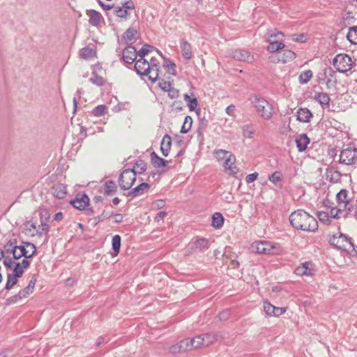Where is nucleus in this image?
<instances>
[{
	"instance_id": "obj_1",
	"label": "nucleus",
	"mask_w": 357,
	"mask_h": 357,
	"mask_svg": "<svg viewBox=\"0 0 357 357\" xmlns=\"http://www.w3.org/2000/svg\"><path fill=\"white\" fill-rule=\"evenodd\" d=\"M289 219L291 226L296 229L314 232L318 229L317 220L303 210L292 212Z\"/></svg>"
},
{
	"instance_id": "obj_2",
	"label": "nucleus",
	"mask_w": 357,
	"mask_h": 357,
	"mask_svg": "<svg viewBox=\"0 0 357 357\" xmlns=\"http://www.w3.org/2000/svg\"><path fill=\"white\" fill-rule=\"evenodd\" d=\"M3 265L6 268L14 267L13 273L7 274V282L5 289L9 290L17 284V279L23 275L24 270L30 266V261L24 259L22 262H16L10 257H7L4 258Z\"/></svg>"
},
{
	"instance_id": "obj_3",
	"label": "nucleus",
	"mask_w": 357,
	"mask_h": 357,
	"mask_svg": "<svg viewBox=\"0 0 357 357\" xmlns=\"http://www.w3.org/2000/svg\"><path fill=\"white\" fill-rule=\"evenodd\" d=\"M34 215L31 222L27 223V229L30 231L33 229L40 236L47 234L50 229L47 223L50 218L49 211L45 208H40Z\"/></svg>"
},
{
	"instance_id": "obj_4",
	"label": "nucleus",
	"mask_w": 357,
	"mask_h": 357,
	"mask_svg": "<svg viewBox=\"0 0 357 357\" xmlns=\"http://www.w3.org/2000/svg\"><path fill=\"white\" fill-rule=\"evenodd\" d=\"M248 100L259 117L266 121L272 119L274 115V108L266 99L252 93L249 96Z\"/></svg>"
},
{
	"instance_id": "obj_5",
	"label": "nucleus",
	"mask_w": 357,
	"mask_h": 357,
	"mask_svg": "<svg viewBox=\"0 0 357 357\" xmlns=\"http://www.w3.org/2000/svg\"><path fill=\"white\" fill-rule=\"evenodd\" d=\"M252 251L264 255H279L282 252L281 246L276 243L261 241L251 245Z\"/></svg>"
},
{
	"instance_id": "obj_6",
	"label": "nucleus",
	"mask_w": 357,
	"mask_h": 357,
	"mask_svg": "<svg viewBox=\"0 0 357 357\" xmlns=\"http://www.w3.org/2000/svg\"><path fill=\"white\" fill-rule=\"evenodd\" d=\"M329 242L340 250L347 252L350 255H357L354 243L344 234H339L330 238Z\"/></svg>"
},
{
	"instance_id": "obj_7",
	"label": "nucleus",
	"mask_w": 357,
	"mask_h": 357,
	"mask_svg": "<svg viewBox=\"0 0 357 357\" xmlns=\"http://www.w3.org/2000/svg\"><path fill=\"white\" fill-rule=\"evenodd\" d=\"M26 247L31 249V254H29V250H26L24 245H17L13 250H12L11 254H13V261L20 259L24 257V259L29 260L31 258L36 252V248L34 244L31 243H26Z\"/></svg>"
},
{
	"instance_id": "obj_8",
	"label": "nucleus",
	"mask_w": 357,
	"mask_h": 357,
	"mask_svg": "<svg viewBox=\"0 0 357 357\" xmlns=\"http://www.w3.org/2000/svg\"><path fill=\"white\" fill-rule=\"evenodd\" d=\"M137 171L127 169L122 172L119 176V186L122 190H128L136 181Z\"/></svg>"
},
{
	"instance_id": "obj_9",
	"label": "nucleus",
	"mask_w": 357,
	"mask_h": 357,
	"mask_svg": "<svg viewBox=\"0 0 357 357\" xmlns=\"http://www.w3.org/2000/svg\"><path fill=\"white\" fill-rule=\"evenodd\" d=\"M334 67L340 73H347L352 68L351 58L347 54H338L333 61Z\"/></svg>"
},
{
	"instance_id": "obj_10",
	"label": "nucleus",
	"mask_w": 357,
	"mask_h": 357,
	"mask_svg": "<svg viewBox=\"0 0 357 357\" xmlns=\"http://www.w3.org/2000/svg\"><path fill=\"white\" fill-rule=\"evenodd\" d=\"M340 162L346 165H357V149L348 147L343 149L340 155Z\"/></svg>"
},
{
	"instance_id": "obj_11",
	"label": "nucleus",
	"mask_w": 357,
	"mask_h": 357,
	"mask_svg": "<svg viewBox=\"0 0 357 357\" xmlns=\"http://www.w3.org/2000/svg\"><path fill=\"white\" fill-rule=\"evenodd\" d=\"M232 58L239 61L252 63L255 61L254 56L248 51L242 49H236L231 52Z\"/></svg>"
},
{
	"instance_id": "obj_12",
	"label": "nucleus",
	"mask_w": 357,
	"mask_h": 357,
	"mask_svg": "<svg viewBox=\"0 0 357 357\" xmlns=\"http://www.w3.org/2000/svg\"><path fill=\"white\" fill-rule=\"evenodd\" d=\"M70 204L77 209L84 210L89 204V198L86 194H78Z\"/></svg>"
},
{
	"instance_id": "obj_13",
	"label": "nucleus",
	"mask_w": 357,
	"mask_h": 357,
	"mask_svg": "<svg viewBox=\"0 0 357 357\" xmlns=\"http://www.w3.org/2000/svg\"><path fill=\"white\" fill-rule=\"evenodd\" d=\"M348 191L347 190H341L336 195L337 201L340 207H342L347 211H351V206L347 198Z\"/></svg>"
},
{
	"instance_id": "obj_14",
	"label": "nucleus",
	"mask_w": 357,
	"mask_h": 357,
	"mask_svg": "<svg viewBox=\"0 0 357 357\" xmlns=\"http://www.w3.org/2000/svg\"><path fill=\"white\" fill-rule=\"evenodd\" d=\"M137 56V50L135 47L129 45L123 51V59L127 63H133Z\"/></svg>"
},
{
	"instance_id": "obj_15",
	"label": "nucleus",
	"mask_w": 357,
	"mask_h": 357,
	"mask_svg": "<svg viewBox=\"0 0 357 357\" xmlns=\"http://www.w3.org/2000/svg\"><path fill=\"white\" fill-rule=\"evenodd\" d=\"M185 340L188 342V351H192L201 347H205L202 334L196 335L192 338H186Z\"/></svg>"
},
{
	"instance_id": "obj_16",
	"label": "nucleus",
	"mask_w": 357,
	"mask_h": 357,
	"mask_svg": "<svg viewBox=\"0 0 357 357\" xmlns=\"http://www.w3.org/2000/svg\"><path fill=\"white\" fill-rule=\"evenodd\" d=\"M167 350L168 353L171 354H176L188 351V342L185 340V339H183L176 344L168 347Z\"/></svg>"
},
{
	"instance_id": "obj_17",
	"label": "nucleus",
	"mask_w": 357,
	"mask_h": 357,
	"mask_svg": "<svg viewBox=\"0 0 357 357\" xmlns=\"http://www.w3.org/2000/svg\"><path fill=\"white\" fill-rule=\"evenodd\" d=\"M150 64L146 59L139 58L135 61V70L138 75H144L150 70Z\"/></svg>"
},
{
	"instance_id": "obj_18",
	"label": "nucleus",
	"mask_w": 357,
	"mask_h": 357,
	"mask_svg": "<svg viewBox=\"0 0 357 357\" xmlns=\"http://www.w3.org/2000/svg\"><path fill=\"white\" fill-rule=\"evenodd\" d=\"M314 99L317 100L323 109L328 108L330 106V97L327 93L316 92L314 95Z\"/></svg>"
},
{
	"instance_id": "obj_19",
	"label": "nucleus",
	"mask_w": 357,
	"mask_h": 357,
	"mask_svg": "<svg viewBox=\"0 0 357 357\" xmlns=\"http://www.w3.org/2000/svg\"><path fill=\"white\" fill-rule=\"evenodd\" d=\"M296 117L301 122L308 123L312 117V113L307 108L301 107L296 112Z\"/></svg>"
},
{
	"instance_id": "obj_20",
	"label": "nucleus",
	"mask_w": 357,
	"mask_h": 357,
	"mask_svg": "<svg viewBox=\"0 0 357 357\" xmlns=\"http://www.w3.org/2000/svg\"><path fill=\"white\" fill-rule=\"evenodd\" d=\"M313 272V269L312 268V263L310 261H306L305 263L301 264V266L297 267L295 270V273L297 275H312Z\"/></svg>"
},
{
	"instance_id": "obj_21",
	"label": "nucleus",
	"mask_w": 357,
	"mask_h": 357,
	"mask_svg": "<svg viewBox=\"0 0 357 357\" xmlns=\"http://www.w3.org/2000/svg\"><path fill=\"white\" fill-rule=\"evenodd\" d=\"M180 48L183 57L185 60H190L192 56V46L187 40L182 39L180 43Z\"/></svg>"
},
{
	"instance_id": "obj_22",
	"label": "nucleus",
	"mask_w": 357,
	"mask_h": 357,
	"mask_svg": "<svg viewBox=\"0 0 357 357\" xmlns=\"http://www.w3.org/2000/svg\"><path fill=\"white\" fill-rule=\"evenodd\" d=\"M204 347H208L210 344L215 343L218 338H222V335L219 333H207L202 334Z\"/></svg>"
},
{
	"instance_id": "obj_23",
	"label": "nucleus",
	"mask_w": 357,
	"mask_h": 357,
	"mask_svg": "<svg viewBox=\"0 0 357 357\" xmlns=\"http://www.w3.org/2000/svg\"><path fill=\"white\" fill-rule=\"evenodd\" d=\"M236 161V158L233 154L229 155V156L225 160L223 166L225 169L229 171V174H235L238 172V168L234 165Z\"/></svg>"
},
{
	"instance_id": "obj_24",
	"label": "nucleus",
	"mask_w": 357,
	"mask_h": 357,
	"mask_svg": "<svg viewBox=\"0 0 357 357\" xmlns=\"http://www.w3.org/2000/svg\"><path fill=\"white\" fill-rule=\"evenodd\" d=\"M310 143V139L305 134L299 135L296 139V147L298 151H304Z\"/></svg>"
},
{
	"instance_id": "obj_25",
	"label": "nucleus",
	"mask_w": 357,
	"mask_h": 357,
	"mask_svg": "<svg viewBox=\"0 0 357 357\" xmlns=\"http://www.w3.org/2000/svg\"><path fill=\"white\" fill-rule=\"evenodd\" d=\"M192 248H195L199 251L208 249L209 247V241L205 238H199L192 241L190 243Z\"/></svg>"
},
{
	"instance_id": "obj_26",
	"label": "nucleus",
	"mask_w": 357,
	"mask_h": 357,
	"mask_svg": "<svg viewBox=\"0 0 357 357\" xmlns=\"http://www.w3.org/2000/svg\"><path fill=\"white\" fill-rule=\"evenodd\" d=\"M150 188V185L147 183H142L138 186L132 188L130 191L128 192V196L131 197H137L138 195L144 194L145 192H147Z\"/></svg>"
},
{
	"instance_id": "obj_27",
	"label": "nucleus",
	"mask_w": 357,
	"mask_h": 357,
	"mask_svg": "<svg viewBox=\"0 0 357 357\" xmlns=\"http://www.w3.org/2000/svg\"><path fill=\"white\" fill-rule=\"evenodd\" d=\"M172 145V139L169 135H165L161 142L160 150L162 155L167 157Z\"/></svg>"
},
{
	"instance_id": "obj_28",
	"label": "nucleus",
	"mask_w": 357,
	"mask_h": 357,
	"mask_svg": "<svg viewBox=\"0 0 357 357\" xmlns=\"http://www.w3.org/2000/svg\"><path fill=\"white\" fill-rule=\"evenodd\" d=\"M52 194L58 199H63L67 194L66 187L62 183L55 184L52 188Z\"/></svg>"
},
{
	"instance_id": "obj_29",
	"label": "nucleus",
	"mask_w": 357,
	"mask_h": 357,
	"mask_svg": "<svg viewBox=\"0 0 357 357\" xmlns=\"http://www.w3.org/2000/svg\"><path fill=\"white\" fill-rule=\"evenodd\" d=\"M87 15L89 16V22L90 24L94 26L99 25L102 18V15L99 12L95 10H90L87 12Z\"/></svg>"
},
{
	"instance_id": "obj_30",
	"label": "nucleus",
	"mask_w": 357,
	"mask_h": 357,
	"mask_svg": "<svg viewBox=\"0 0 357 357\" xmlns=\"http://www.w3.org/2000/svg\"><path fill=\"white\" fill-rule=\"evenodd\" d=\"M102 189V190H100L101 192H103L107 195H112L116 192L117 188L115 182L109 180L105 183Z\"/></svg>"
},
{
	"instance_id": "obj_31",
	"label": "nucleus",
	"mask_w": 357,
	"mask_h": 357,
	"mask_svg": "<svg viewBox=\"0 0 357 357\" xmlns=\"http://www.w3.org/2000/svg\"><path fill=\"white\" fill-rule=\"evenodd\" d=\"M349 213V212L344 210V208L340 206L339 208L332 207L328 212L330 218H332L336 219L340 218L341 216H346Z\"/></svg>"
},
{
	"instance_id": "obj_32",
	"label": "nucleus",
	"mask_w": 357,
	"mask_h": 357,
	"mask_svg": "<svg viewBox=\"0 0 357 357\" xmlns=\"http://www.w3.org/2000/svg\"><path fill=\"white\" fill-rule=\"evenodd\" d=\"M159 75V68L156 64H150V70L146 71V74L144 75L148 76L149 80L152 82H155L158 77Z\"/></svg>"
},
{
	"instance_id": "obj_33",
	"label": "nucleus",
	"mask_w": 357,
	"mask_h": 357,
	"mask_svg": "<svg viewBox=\"0 0 357 357\" xmlns=\"http://www.w3.org/2000/svg\"><path fill=\"white\" fill-rule=\"evenodd\" d=\"M33 291L31 288L26 287L24 289H22L19 293L9 298V303H16L18 300L26 297L28 295Z\"/></svg>"
},
{
	"instance_id": "obj_34",
	"label": "nucleus",
	"mask_w": 357,
	"mask_h": 357,
	"mask_svg": "<svg viewBox=\"0 0 357 357\" xmlns=\"http://www.w3.org/2000/svg\"><path fill=\"white\" fill-rule=\"evenodd\" d=\"M151 160L154 167L160 168L165 167L168 164V161L159 157L155 152L151 153Z\"/></svg>"
},
{
	"instance_id": "obj_35",
	"label": "nucleus",
	"mask_w": 357,
	"mask_h": 357,
	"mask_svg": "<svg viewBox=\"0 0 357 357\" xmlns=\"http://www.w3.org/2000/svg\"><path fill=\"white\" fill-rule=\"evenodd\" d=\"M224 223V218L222 215L219 213H215L212 216V224L211 225L216 229L221 228Z\"/></svg>"
},
{
	"instance_id": "obj_36",
	"label": "nucleus",
	"mask_w": 357,
	"mask_h": 357,
	"mask_svg": "<svg viewBox=\"0 0 357 357\" xmlns=\"http://www.w3.org/2000/svg\"><path fill=\"white\" fill-rule=\"evenodd\" d=\"M268 41L269 43V45L268 46L267 49L271 52H277L278 50L284 47V45L281 42L274 40L271 38H268Z\"/></svg>"
},
{
	"instance_id": "obj_37",
	"label": "nucleus",
	"mask_w": 357,
	"mask_h": 357,
	"mask_svg": "<svg viewBox=\"0 0 357 357\" xmlns=\"http://www.w3.org/2000/svg\"><path fill=\"white\" fill-rule=\"evenodd\" d=\"M79 55L84 59H89L96 56V51L90 47H85L79 52Z\"/></svg>"
},
{
	"instance_id": "obj_38",
	"label": "nucleus",
	"mask_w": 357,
	"mask_h": 357,
	"mask_svg": "<svg viewBox=\"0 0 357 357\" xmlns=\"http://www.w3.org/2000/svg\"><path fill=\"white\" fill-rule=\"evenodd\" d=\"M108 107L105 105H99L93 109L91 114L96 117H101L107 114Z\"/></svg>"
},
{
	"instance_id": "obj_39",
	"label": "nucleus",
	"mask_w": 357,
	"mask_h": 357,
	"mask_svg": "<svg viewBox=\"0 0 357 357\" xmlns=\"http://www.w3.org/2000/svg\"><path fill=\"white\" fill-rule=\"evenodd\" d=\"M183 99L186 102L188 107L190 111H194L197 107V100L196 97L193 95L192 97H190L187 93L184 94Z\"/></svg>"
},
{
	"instance_id": "obj_40",
	"label": "nucleus",
	"mask_w": 357,
	"mask_h": 357,
	"mask_svg": "<svg viewBox=\"0 0 357 357\" xmlns=\"http://www.w3.org/2000/svg\"><path fill=\"white\" fill-rule=\"evenodd\" d=\"M137 33V31L134 28H129L123 34V39L127 43H132L135 40V36Z\"/></svg>"
},
{
	"instance_id": "obj_41",
	"label": "nucleus",
	"mask_w": 357,
	"mask_h": 357,
	"mask_svg": "<svg viewBox=\"0 0 357 357\" xmlns=\"http://www.w3.org/2000/svg\"><path fill=\"white\" fill-rule=\"evenodd\" d=\"M347 38L351 44H357V26L349 28Z\"/></svg>"
},
{
	"instance_id": "obj_42",
	"label": "nucleus",
	"mask_w": 357,
	"mask_h": 357,
	"mask_svg": "<svg viewBox=\"0 0 357 357\" xmlns=\"http://www.w3.org/2000/svg\"><path fill=\"white\" fill-rule=\"evenodd\" d=\"M192 117L190 116H186L185 118L184 122L183 123V126L181 127V132L183 133V134L188 132L192 128Z\"/></svg>"
},
{
	"instance_id": "obj_43",
	"label": "nucleus",
	"mask_w": 357,
	"mask_h": 357,
	"mask_svg": "<svg viewBox=\"0 0 357 357\" xmlns=\"http://www.w3.org/2000/svg\"><path fill=\"white\" fill-rule=\"evenodd\" d=\"M312 77V72L310 70L302 72L299 75V82L301 84H307Z\"/></svg>"
},
{
	"instance_id": "obj_44",
	"label": "nucleus",
	"mask_w": 357,
	"mask_h": 357,
	"mask_svg": "<svg viewBox=\"0 0 357 357\" xmlns=\"http://www.w3.org/2000/svg\"><path fill=\"white\" fill-rule=\"evenodd\" d=\"M243 136L245 138H252L254 135L253 126L250 124L244 125L242 127Z\"/></svg>"
},
{
	"instance_id": "obj_45",
	"label": "nucleus",
	"mask_w": 357,
	"mask_h": 357,
	"mask_svg": "<svg viewBox=\"0 0 357 357\" xmlns=\"http://www.w3.org/2000/svg\"><path fill=\"white\" fill-rule=\"evenodd\" d=\"M121 241V238L119 235H115L112 238V249L114 251L116 255L118 254L120 251Z\"/></svg>"
},
{
	"instance_id": "obj_46",
	"label": "nucleus",
	"mask_w": 357,
	"mask_h": 357,
	"mask_svg": "<svg viewBox=\"0 0 357 357\" xmlns=\"http://www.w3.org/2000/svg\"><path fill=\"white\" fill-rule=\"evenodd\" d=\"M295 57H296V54L293 51L286 50L284 51L283 56L280 60L283 63H287V62L294 60L295 59Z\"/></svg>"
},
{
	"instance_id": "obj_47",
	"label": "nucleus",
	"mask_w": 357,
	"mask_h": 357,
	"mask_svg": "<svg viewBox=\"0 0 357 357\" xmlns=\"http://www.w3.org/2000/svg\"><path fill=\"white\" fill-rule=\"evenodd\" d=\"M153 48V46L148 44H145L138 52H137V55L139 56L140 59H144V56L147 54L149 52H151Z\"/></svg>"
},
{
	"instance_id": "obj_48",
	"label": "nucleus",
	"mask_w": 357,
	"mask_h": 357,
	"mask_svg": "<svg viewBox=\"0 0 357 357\" xmlns=\"http://www.w3.org/2000/svg\"><path fill=\"white\" fill-rule=\"evenodd\" d=\"M214 154L218 160H225L231 153L223 149H219L215 151Z\"/></svg>"
},
{
	"instance_id": "obj_49",
	"label": "nucleus",
	"mask_w": 357,
	"mask_h": 357,
	"mask_svg": "<svg viewBox=\"0 0 357 357\" xmlns=\"http://www.w3.org/2000/svg\"><path fill=\"white\" fill-rule=\"evenodd\" d=\"M133 169L137 171V174H142L146 169V164L143 160L137 161Z\"/></svg>"
},
{
	"instance_id": "obj_50",
	"label": "nucleus",
	"mask_w": 357,
	"mask_h": 357,
	"mask_svg": "<svg viewBox=\"0 0 357 357\" xmlns=\"http://www.w3.org/2000/svg\"><path fill=\"white\" fill-rule=\"evenodd\" d=\"M317 217L321 222H324L326 225L330 224L331 220L328 212L319 211L317 213Z\"/></svg>"
},
{
	"instance_id": "obj_51",
	"label": "nucleus",
	"mask_w": 357,
	"mask_h": 357,
	"mask_svg": "<svg viewBox=\"0 0 357 357\" xmlns=\"http://www.w3.org/2000/svg\"><path fill=\"white\" fill-rule=\"evenodd\" d=\"M282 173L280 172H275L268 176V180L275 184L282 180Z\"/></svg>"
},
{
	"instance_id": "obj_52",
	"label": "nucleus",
	"mask_w": 357,
	"mask_h": 357,
	"mask_svg": "<svg viewBox=\"0 0 357 357\" xmlns=\"http://www.w3.org/2000/svg\"><path fill=\"white\" fill-rule=\"evenodd\" d=\"M114 13L117 17L125 19L127 18L128 14L126 9H125L123 7L119 6L115 8Z\"/></svg>"
},
{
	"instance_id": "obj_53",
	"label": "nucleus",
	"mask_w": 357,
	"mask_h": 357,
	"mask_svg": "<svg viewBox=\"0 0 357 357\" xmlns=\"http://www.w3.org/2000/svg\"><path fill=\"white\" fill-rule=\"evenodd\" d=\"M264 309L265 312L268 315L273 316V313L274 311V305H273L268 301H265V302H264Z\"/></svg>"
},
{
	"instance_id": "obj_54",
	"label": "nucleus",
	"mask_w": 357,
	"mask_h": 357,
	"mask_svg": "<svg viewBox=\"0 0 357 357\" xmlns=\"http://www.w3.org/2000/svg\"><path fill=\"white\" fill-rule=\"evenodd\" d=\"M15 247H17L16 240H14V241H10L8 243H7L4 247L5 250H3L5 252V255L11 254L12 250H13Z\"/></svg>"
},
{
	"instance_id": "obj_55",
	"label": "nucleus",
	"mask_w": 357,
	"mask_h": 357,
	"mask_svg": "<svg viewBox=\"0 0 357 357\" xmlns=\"http://www.w3.org/2000/svg\"><path fill=\"white\" fill-rule=\"evenodd\" d=\"M292 39H293V40H294L296 42L304 43V42H305L307 40V36L305 33L293 34L292 35Z\"/></svg>"
},
{
	"instance_id": "obj_56",
	"label": "nucleus",
	"mask_w": 357,
	"mask_h": 357,
	"mask_svg": "<svg viewBox=\"0 0 357 357\" xmlns=\"http://www.w3.org/2000/svg\"><path fill=\"white\" fill-rule=\"evenodd\" d=\"M113 213L110 211H104L102 214L96 217L95 219L98 222L103 221L106 219L109 218L112 215Z\"/></svg>"
},
{
	"instance_id": "obj_57",
	"label": "nucleus",
	"mask_w": 357,
	"mask_h": 357,
	"mask_svg": "<svg viewBox=\"0 0 357 357\" xmlns=\"http://www.w3.org/2000/svg\"><path fill=\"white\" fill-rule=\"evenodd\" d=\"M159 86L164 91H171L172 89V84L169 82L162 81L160 82Z\"/></svg>"
},
{
	"instance_id": "obj_58",
	"label": "nucleus",
	"mask_w": 357,
	"mask_h": 357,
	"mask_svg": "<svg viewBox=\"0 0 357 357\" xmlns=\"http://www.w3.org/2000/svg\"><path fill=\"white\" fill-rule=\"evenodd\" d=\"M89 80L91 82L98 86H102L104 84L102 77L98 75H94L93 77H91Z\"/></svg>"
},
{
	"instance_id": "obj_59",
	"label": "nucleus",
	"mask_w": 357,
	"mask_h": 357,
	"mask_svg": "<svg viewBox=\"0 0 357 357\" xmlns=\"http://www.w3.org/2000/svg\"><path fill=\"white\" fill-rule=\"evenodd\" d=\"M229 317L230 311L229 310H223L219 314V319L220 321H226L229 318Z\"/></svg>"
},
{
	"instance_id": "obj_60",
	"label": "nucleus",
	"mask_w": 357,
	"mask_h": 357,
	"mask_svg": "<svg viewBox=\"0 0 357 357\" xmlns=\"http://www.w3.org/2000/svg\"><path fill=\"white\" fill-rule=\"evenodd\" d=\"M286 312V309L284 307H279L274 306V311L273 316L278 317L283 314Z\"/></svg>"
},
{
	"instance_id": "obj_61",
	"label": "nucleus",
	"mask_w": 357,
	"mask_h": 357,
	"mask_svg": "<svg viewBox=\"0 0 357 357\" xmlns=\"http://www.w3.org/2000/svg\"><path fill=\"white\" fill-rule=\"evenodd\" d=\"M257 177H258V173H257V172L250 174L246 176L245 181L248 183H250L254 182L255 180H257Z\"/></svg>"
},
{
	"instance_id": "obj_62",
	"label": "nucleus",
	"mask_w": 357,
	"mask_h": 357,
	"mask_svg": "<svg viewBox=\"0 0 357 357\" xmlns=\"http://www.w3.org/2000/svg\"><path fill=\"white\" fill-rule=\"evenodd\" d=\"M123 6L126 10H133L135 8V4L132 1H125L122 3Z\"/></svg>"
},
{
	"instance_id": "obj_63",
	"label": "nucleus",
	"mask_w": 357,
	"mask_h": 357,
	"mask_svg": "<svg viewBox=\"0 0 357 357\" xmlns=\"http://www.w3.org/2000/svg\"><path fill=\"white\" fill-rule=\"evenodd\" d=\"M167 68L168 70L172 71V74H174V72L176 70V64L170 61H168L166 62V64L165 65Z\"/></svg>"
},
{
	"instance_id": "obj_64",
	"label": "nucleus",
	"mask_w": 357,
	"mask_h": 357,
	"mask_svg": "<svg viewBox=\"0 0 357 357\" xmlns=\"http://www.w3.org/2000/svg\"><path fill=\"white\" fill-rule=\"evenodd\" d=\"M36 281H37L36 276V275H33L31 279L30 280L29 283L27 287L31 288L32 290H33L34 287H35V285H36Z\"/></svg>"
}]
</instances>
